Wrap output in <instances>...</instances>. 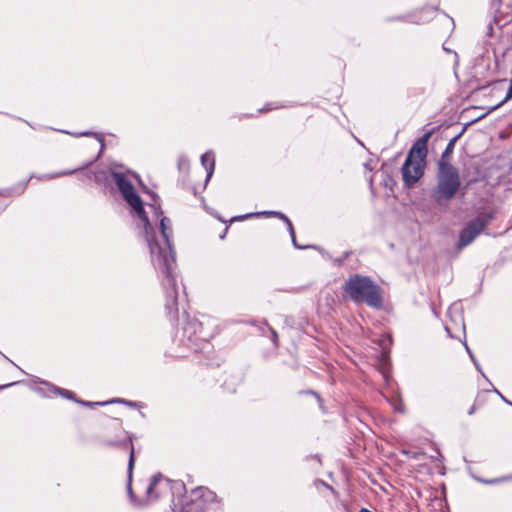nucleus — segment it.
<instances>
[{"label":"nucleus","mask_w":512,"mask_h":512,"mask_svg":"<svg viewBox=\"0 0 512 512\" xmlns=\"http://www.w3.org/2000/svg\"><path fill=\"white\" fill-rule=\"evenodd\" d=\"M129 175L132 173H124L117 170L111 171V177L115 182L118 190L122 194L125 201L133 209L134 213L140 219L145 240L147 242L151 261L155 269L163 274V286L165 290V307L170 315L176 317L178 314L177 288L174 275L175 253L172 244L173 230L171 220L163 216L160 208L151 206L159 219L160 234L157 235L151 227L149 219L143 208V203L139 195L135 192Z\"/></svg>","instance_id":"1"},{"label":"nucleus","mask_w":512,"mask_h":512,"mask_svg":"<svg viewBox=\"0 0 512 512\" xmlns=\"http://www.w3.org/2000/svg\"><path fill=\"white\" fill-rule=\"evenodd\" d=\"M276 107H271L270 105H266L264 108H262L260 110V112H264V111H270L272 109H275Z\"/></svg>","instance_id":"17"},{"label":"nucleus","mask_w":512,"mask_h":512,"mask_svg":"<svg viewBox=\"0 0 512 512\" xmlns=\"http://www.w3.org/2000/svg\"><path fill=\"white\" fill-rule=\"evenodd\" d=\"M430 136L431 132H427L413 144L402 166V178L407 187H413L424 174Z\"/></svg>","instance_id":"2"},{"label":"nucleus","mask_w":512,"mask_h":512,"mask_svg":"<svg viewBox=\"0 0 512 512\" xmlns=\"http://www.w3.org/2000/svg\"><path fill=\"white\" fill-rule=\"evenodd\" d=\"M114 402H118V403H125V404H127V405H129V406H134V405H135V403H133V402H129V401H125V400H123V399H114V400H111V401H109V402H95V403H92V402H85V401H80V403H81L82 405H85V406L105 405V404H107V403H114Z\"/></svg>","instance_id":"10"},{"label":"nucleus","mask_w":512,"mask_h":512,"mask_svg":"<svg viewBox=\"0 0 512 512\" xmlns=\"http://www.w3.org/2000/svg\"><path fill=\"white\" fill-rule=\"evenodd\" d=\"M195 492L199 493L201 497H205L206 500H213L215 498V494L206 488H197Z\"/></svg>","instance_id":"11"},{"label":"nucleus","mask_w":512,"mask_h":512,"mask_svg":"<svg viewBox=\"0 0 512 512\" xmlns=\"http://www.w3.org/2000/svg\"><path fill=\"white\" fill-rule=\"evenodd\" d=\"M465 347H466V350H467V352L469 353V355H470V357H471L472 361L474 362V364H475V366H476L477 370H479V371L481 372V368H480V366L478 365V363H477L476 359L474 358V356L472 355V353H471V351H470L469 347H468L467 345H465Z\"/></svg>","instance_id":"16"},{"label":"nucleus","mask_w":512,"mask_h":512,"mask_svg":"<svg viewBox=\"0 0 512 512\" xmlns=\"http://www.w3.org/2000/svg\"><path fill=\"white\" fill-rule=\"evenodd\" d=\"M497 480H489V481H486V483H489V484H493V483H496Z\"/></svg>","instance_id":"25"},{"label":"nucleus","mask_w":512,"mask_h":512,"mask_svg":"<svg viewBox=\"0 0 512 512\" xmlns=\"http://www.w3.org/2000/svg\"><path fill=\"white\" fill-rule=\"evenodd\" d=\"M171 488V481L163 475L157 474L153 476L149 486L147 487V497L149 500H157L166 494Z\"/></svg>","instance_id":"6"},{"label":"nucleus","mask_w":512,"mask_h":512,"mask_svg":"<svg viewBox=\"0 0 512 512\" xmlns=\"http://www.w3.org/2000/svg\"><path fill=\"white\" fill-rule=\"evenodd\" d=\"M77 170L78 169L65 170V171H61V172L55 173V174L46 175L43 178H45V179H53V178H57V177L71 175V174H74Z\"/></svg>","instance_id":"12"},{"label":"nucleus","mask_w":512,"mask_h":512,"mask_svg":"<svg viewBox=\"0 0 512 512\" xmlns=\"http://www.w3.org/2000/svg\"><path fill=\"white\" fill-rule=\"evenodd\" d=\"M512 99V77H511V80H510V85H509V88H508V91H507V94L505 96V99L502 101V104L508 100ZM501 103L498 105L500 106Z\"/></svg>","instance_id":"15"},{"label":"nucleus","mask_w":512,"mask_h":512,"mask_svg":"<svg viewBox=\"0 0 512 512\" xmlns=\"http://www.w3.org/2000/svg\"><path fill=\"white\" fill-rule=\"evenodd\" d=\"M89 134H90L89 132H81V133H78L77 136H87Z\"/></svg>","instance_id":"21"},{"label":"nucleus","mask_w":512,"mask_h":512,"mask_svg":"<svg viewBox=\"0 0 512 512\" xmlns=\"http://www.w3.org/2000/svg\"><path fill=\"white\" fill-rule=\"evenodd\" d=\"M496 392H497V394H499V395H500V397H501V398H502L506 403H508V404L512 405V402H510V401H508L507 399H505V398L500 394V392H499V391H497V390H496Z\"/></svg>","instance_id":"19"},{"label":"nucleus","mask_w":512,"mask_h":512,"mask_svg":"<svg viewBox=\"0 0 512 512\" xmlns=\"http://www.w3.org/2000/svg\"><path fill=\"white\" fill-rule=\"evenodd\" d=\"M395 409L402 412L403 411L402 404L398 403V405H395Z\"/></svg>","instance_id":"18"},{"label":"nucleus","mask_w":512,"mask_h":512,"mask_svg":"<svg viewBox=\"0 0 512 512\" xmlns=\"http://www.w3.org/2000/svg\"><path fill=\"white\" fill-rule=\"evenodd\" d=\"M493 218V212H489L468 222L459 234L458 248L462 249L472 243L474 239L484 231Z\"/></svg>","instance_id":"5"},{"label":"nucleus","mask_w":512,"mask_h":512,"mask_svg":"<svg viewBox=\"0 0 512 512\" xmlns=\"http://www.w3.org/2000/svg\"><path fill=\"white\" fill-rule=\"evenodd\" d=\"M496 392H497V394H499V395H500V397H501V398H502L506 403H508V404L512 405V402H510V401H508L507 399H505V398L500 394V392H499V391H497V390H496Z\"/></svg>","instance_id":"20"},{"label":"nucleus","mask_w":512,"mask_h":512,"mask_svg":"<svg viewBox=\"0 0 512 512\" xmlns=\"http://www.w3.org/2000/svg\"><path fill=\"white\" fill-rule=\"evenodd\" d=\"M201 164L207 172L206 181H208L214 172L215 158L212 152H206L201 156Z\"/></svg>","instance_id":"9"},{"label":"nucleus","mask_w":512,"mask_h":512,"mask_svg":"<svg viewBox=\"0 0 512 512\" xmlns=\"http://www.w3.org/2000/svg\"><path fill=\"white\" fill-rule=\"evenodd\" d=\"M252 215H253V214H249V215H246V216H242V217H240V218H241V219H245V218H247V217H249V216H252Z\"/></svg>","instance_id":"27"},{"label":"nucleus","mask_w":512,"mask_h":512,"mask_svg":"<svg viewBox=\"0 0 512 512\" xmlns=\"http://www.w3.org/2000/svg\"><path fill=\"white\" fill-rule=\"evenodd\" d=\"M474 411H475V408H474V407H472V408L469 410V412H468V413L471 415V414H473V413H474Z\"/></svg>","instance_id":"24"},{"label":"nucleus","mask_w":512,"mask_h":512,"mask_svg":"<svg viewBox=\"0 0 512 512\" xmlns=\"http://www.w3.org/2000/svg\"><path fill=\"white\" fill-rule=\"evenodd\" d=\"M455 140H456V139H453V140H451V141H450V143L448 144L447 149L452 148V146H453V144H454V141H455Z\"/></svg>","instance_id":"22"},{"label":"nucleus","mask_w":512,"mask_h":512,"mask_svg":"<svg viewBox=\"0 0 512 512\" xmlns=\"http://www.w3.org/2000/svg\"><path fill=\"white\" fill-rule=\"evenodd\" d=\"M13 384H14V383L7 384V385H0V390H1V389H4V388H6V387H9V386H11V385H13Z\"/></svg>","instance_id":"23"},{"label":"nucleus","mask_w":512,"mask_h":512,"mask_svg":"<svg viewBox=\"0 0 512 512\" xmlns=\"http://www.w3.org/2000/svg\"><path fill=\"white\" fill-rule=\"evenodd\" d=\"M345 293L354 302H364L371 307H381L382 297L379 286L369 277L354 275L345 283Z\"/></svg>","instance_id":"3"},{"label":"nucleus","mask_w":512,"mask_h":512,"mask_svg":"<svg viewBox=\"0 0 512 512\" xmlns=\"http://www.w3.org/2000/svg\"><path fill=\"white\" fill-rule=\"evenodd\" d=\"M53 390L59 394H61L62 396L66 397V398H69L71 399L72 398V392H70L69 390H65V389H59V388H56V387H53Z\"/></svg>","instance_id":"13"},{"label":"nucleus","mask_w":512,"mask_h":512,"mask_svg":"<svg viewBox=\"0 0 512 512\" xmlns=\"http://www.w3.org/2000/svg\"><path fill=\"white\" fill-rule=\"evenodd\" d=\"M438 166L437 185L433 192V198L441 204L450 201L455 196L461 181L458 170L450 163L441 161Z\"/></svg>","instance_id":"4"},{"label":"nucleus","mask_w":512,"mask_h":512,"mask_svg":"<svg viewBox=\"0 0 512 512\" xmlns=\"http://www.w3.org/2000/svg\"><path fill=\"white\" fill-rule=\"evenodd\" d=\"M264 326L269 330L274 345H277V341H278L277 332L273 328L269 327L266 323L264 324Z\"/></svg>","instance_id":"14"},{"label":"nucleus","mask_w":512,"mask_h":512,"mask_svg":"<svg viewBox=\"0 0 512 512\" xmlns=\"http://www.w3.org/2000/svg\"><path fill=\"white\" fill-rule=\"evenodd\" d=\"M256 215H273V216H276V217L282 219L286 223V225L288 227L289 234L291 236L293 245L296 248H298V249H304V248H308L309 247V246H300V245L297 244L293 225H292L291 221L289 220V218L285 214H283L281 212H277V211H264V212H261V213H257Z\"/></svg>","instance_id":"7"},{"label":"nucleus","mask_w":512,"mask_h":512,"mask_svg":"<svg viewBox=\"0 0 512 512\" xmlns=\"http://www.w3.org/2000/svg\"><path fill=\"white\" fill-rule=\"evenodd\" d=\"M119 446L124 447L129 450V462H128V478L129 482L132 478V472L134 468V447L132 441L129 437H126L124 440L118 443ZM129 493L132 494L131 485H128Z\"/></svg>","instance_id":"8"},{"label":"nucleus","mask_w":512,"mask_h":512,"mask_svg":"<svg viewBox=\"0 0 512 512\" xmlns=\"http://www.w3.org/2000/svg\"><path fill=\"white\" fill-rule=\"evenodd\" d=\"M360 512H372V511H370V510H368V509H366V508H362V509L360 510Z\"/></svg>","instance_id":"26"}]
</instances>
